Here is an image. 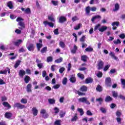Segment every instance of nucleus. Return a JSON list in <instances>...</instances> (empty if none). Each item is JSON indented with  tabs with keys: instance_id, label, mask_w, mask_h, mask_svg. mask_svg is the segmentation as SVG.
<instances>
[{
	"instance_id": "4d7b16f0",
	"label": "nucleus",
	"mask_w": 125,
	"mask_h": 125,
	"mask_svg": "<svg viewBox=\"0 0 125 125\" xmlns=\"http://www.w3.org/2000/svg\"><path fill=\"white\" fill-rule=\"evenodd\" d=\"M41 115H44V114H45L46 113V110H45V109H41V112H40Z\"/></svg>"
},
{
	"instance_id": "20e7f679",
	"label": "nucleus",
	"mask_w": 125,
	"mask_h": 125,
	"mask_svg": "<svg viewBox=\"0 0 125 125\" xmlns=\"http://www.w3.org/2000/svg\"><path fill=\"white\" fill-rule=\"evenodd\" d=\"M98 70H101L103 69V67L104 66V62L102 61V60H100L98 61Z\"/></svg>"
},
{
	"instance_id": "58836bf2",
	"label": "nucleus",
	"mask_w": 125,
	"mask_h": 125,
	"mask_svg": "<svg viewBox=\"0 0 125 125\" xmlns=\"http://www.w3.org/2000/svg\"><path fill=\"white\" fill-rule=\"evenodd\" d=\"M59 44L61 47L62 48H65V43H64V42L61 41Z\"/></svg>"
},
{
	"instance_id": "e433bc0d",
	"label": "nucleus",
	"mask_w": 125,
	"mask_h": 125,
	"mask_svg": "<svg viewBox=\"0 0 125 125\" xmlns=\"http://www.w3.org/2000/svg\"><path fill=\"white\" fill-rule=\"evenodd\" d=\"M78 20H80V18L77 16H75L72 18V21L73 22H75V21H78Z\"/></svg>"
},
{
	"instance_id": "864d4df0",
	"label": "nucleus",
	"mask_w": 125,
	"mask_h": 125,
	"mask_svg": "<svg viewBox=\"0 0 125 125\" xmlns=\"http://www.w3.org/2000/svg\"><path fill=\"white\" fill-rule=\"evenodd\" d=\"M110 68V64H107L105 65L104 68V71H106Z\"/></svg>"
},
{
	"instance_id": "aec40b11",
	"label": "nucleus",
	"mask_w": 125,
	"mask_h": 125,
	"mask_svg": "<svg viewBox=\"0 0 125 125\" xmlns=\"http://www.w3.org/2000/svg\"><path fill=\"white\" fill-rule=\"evenodd\" d=\"M107 29V26H102L101 28H99V31L103 33V32H104V31H106Z\"/></svg>"
},
{
	"instance_id": "603ef678",
	"label": "nucleus",
	"mask_w": 125,
	"mask_h": 125,
	"mask_svg": "<svg viewBox=\"0 0 125 125\" xmlns=\"http://www.w3.org/2000/svg\"><path fill=\"white\" fill-rule=\"evenodd\" d=\"M54 111H55V114H58V113H59V108L55 107L54 108Z\"/></svg>"
},
{
	"instance_id": "473e14b6",
	"label": "nucleus",
	"mask_w": 125,
	"mask_h": 125,
	"mask_svg": "<svg viewBox=\"0 0 125 125\" xmlns=\"http://www.w3.org/2000/svg\"><path fill=\"white\" fill-rule=\"evenodd\" d=\"M96 89L97 91L101 92V91H102V87L100 85H98L97 87L96 88Z\"/></svg>"
},
{
	"instance_id": "bb28decb",
	"label": "nucleus",
	"mask_w": 125,
	"mask_h": 125,
	"mask_svg": "<svg viewBox=\"0 0 125 125\" xmlns=\"http://www.w3.org/2000/svg\"><path fill=\"white\" fill-rule=\"evenodd\" d=\"M120 25V22L119 21H115V22H112V23L111 24V25L113 27H115V26H116V27H119V25Z\"/></svg>"
},
{
	"instance_id": "f704fd0d",
	"label": "nucleus",
	"mask_w": 125,
	"mask_h": 125,
	"mask_svg": "<svg viewBox=\"0 0 125 125\" xmlns=\"http://www.w3.org/2000/svg\"><path fill=\"white\" fill-rule=\"evenodd\" d=\"M47 50V47H44L41 50V53L43 54L45 52H46Z\"/></svg>"
},
{
	"instance_id": "b1692460",
	"label": "nucleus",
	"mask_w": 125,
	"mask_h": 125,
	"mask_svg": "<svg viewBox=\"0 0 125 125\" xmlns=\"http://www.w3.org/2000/svg\"><path fill=\"white\" fill-rule=\"evenodd\" d=\"M112 100H113V99L112 98V97L110 96H107L105 98V102H110V101H112Z\"/></svg>"
},
{
	"instance_id": "4468645a",
	"label": "nucleus",
	"mask_w": 125,
	"mask_h": 125,
	"mask_svg": "<svg viewBox=\"0 0 125 125\" xmlns=\"http://www.w3.org/2000/svg\"><path fill=\"white\" fill-rule=\"evenodd\" d=\"M55 99H48V102L49 103V104H50V105H53V104H54L55 103Z\"/></svg>"
},
{
	"instance_id": "37998d69",
	"label": "nucleus",
	"mask_w": 125,
	"mask_h": 125,
	"mask_svg": "<svg viewBox=\"0 0 125 125\" xmlns=\"http://www.w3.org/2000/svg\"><path fill=\"white\" fill-rule=\"evenodd\" d=\"M121 83L123 85V88H125V79H121Z\"/></svg>"
},
{
	"instance_id": "f03ea898",
	"label": "nucleus",
	"mask_w": 125,
	"mask_h": 125,
	"mask_svg": "<svg viewBox=\"0 0 125 125\" xmlns=\"http://www.w3.org/2000/svg\"><path fill=\"white\" fill-rule=\"evenodd\" d=\"M105 84L106 86H112V80L111 78L107 77L105 80Z\"/></svg>"
},
{
	"instance_id": "774afa93",
	"label": "nucleus",
	"mask_w": 125,
	"mask_h": 125,
	"mask_svg": "<svg viewBox=\"0 0 125 125\" xmlns=\"http://www.w3.org/2000/svg\"><path fill=\"white\" fill-rule=\"evenodd\" d=\"M54 35H59V32H58V29L57 28L54 30Z\"/></svg>"
},
{
	"instance_id": "e2e57ef3",
	"label": "nucleus",
	"mask_w": 125,
	"mask_h": 125,
	"mask_svg": "<svg viewBox=\"0 0 125 125\" xmlns=\"http://www.w3.org/2000/svg\"><path fill=\"white\" fill-rule=\"evenodd\" d=\"M119 38H120V39H122V40H124V39L125 38V34H121L119 35Z\"/></svg>"
},
{
	"instance_id": "6e6552de",
	"label": "nucleus",
	"mask_w": 125,
	"mask_h": 125,
	"mask_svg": "<svg viewBox=\"0 0 125 125\" xmlns=\"http://www.w3.org/2000/svg\"><path fill=\"white\" fill-rule=\"evenodd\" d=\"M21 10L26 14H29V13H31V9H30V8H27L26 9H25V8H21Z\"/></svg>"
},
{
	"instance_id": "9b49d317",
	"label": "nucleus",
	"mask_w": 125,
	"mask_h": 125,
	"mask_svg": "<svg viewBox=\"0 0 125 125\" xmlns=\"http://www.w3.org/2000/svg\"><path fill=\"white\" fill-rule=\"evenodd\" d=\"M43 24L45 25V26L48 25V26H49V27H53V26H54V25L53 24V23L52 22H49L47 21H44L43 22Z\"/></svg>"
},
{
	"instance_id": "ea45409f",
	"label": "nucleus",
	"mask_w": 125,
	"mask_h": 125,
	"mask_svg": "<svg viewBox=\"0 0 125 125\" xmlns=\"http://www.w3.org/2000/svg\"><path fill=\"white\" fill-rule=\"evenodd\" d=\"M21 63V61H17L16 64L14 65V67L16 69Z\"/></svg>"
},
{
	"instance_id": "f8f14e48",
	"label": "nucleus",
	"mask_w": 125,
	"mask_h": 125,
	"mask_svg": "<svg viewBox=\"0 0 125 125\" xmlns=\"http://www.w3.org/2000/svg\"><path fill=\"white\" fill-rule=\"evenodd\" d=\"M22 40H18V41H17L16 42H14V44H15V45H16V46H19L20 44H21V43H22Z\"/></svg>"
},
{
	"instance_id": "4c0bfd02",
	"label": "nucleus",
	"mask_w": 125,
	"mask_h": 125,
	"mask_svg": "<svg viewBox=\"0 0 125 125\" xmlns=\"http://www.w3.org/2000/svg\"><path fill=\"white\" fill-rule=\"evenodd\" d=\"M82 27V23H79L77 25L74 27V30H79Z\"/></svg>"
},
{
	"instance_id": "9d476101",
	"label": "nucleus",
	"mask_w": 125,
	"mask_h": 125,
	"mask_svg": "<svg viewBox=\"0 0 125 125\" xmlns=\"http://www.w3.org/2000/svg\"><path fill=\"white\" fill-rule=\"evenodd\" d=\"M32 111L33 116H36L38 115V110L36 107H33Z\"/></svg>"
},
{
	"instance_id": "39448f33",
	"label": "nucleus",
	"mask_w": 125,
	"mask_h": 125,
	"mask_svg": "<svg viewBox=\"0 0 125 125\" xmlns=\"http://www.w3.org/2000/svg\"><path fill=\"white\" fill-rule=\"evenodd\" d=\"M67 21V19H66V17H60L59 19V23H64V22H66Z\"/></svg>"
},
{
	"instance_id": "6ab92c4d",
	"label": "nucleus",
	"mask_w": 125,
	"mask_h": 125,
	"mask_svg": "<svg viewBox=\"0 0 125 125\" xmlns=\"http://www.w3.org/2000/svg\"><path fill=\"white\" fill-rule=\"evenodd\" d=\"M12 116V114L10 112H6L5 113V118H7V119H9L10 118H11Z\"/></svg>"
},
{
	"instance_id": "a19ab883",
	"label": "nucleus",
	"mask_w": 125,
	"mask_h": 125,
	"mask_svg": "<svg viewBox=\"0 0 125 125\" xmlns=\"http://www.w3.org/2000/svg\"><path fill=\"white\" fill-rule=\"evenodd\" d=\"M68 81V79H67V78L65 77L63 78V79L62 80V84H63L64 85L67 84V81Z\"/></svg>"
},
{
	"instance_id": "5fc2aeb1",
	"label": "nucleus",
	"mask_w": 125,
	"mask_h": 125,
	"mask_svg": "<svg viewBox=\"0 0 125 125\" xmlns=\"http://www.w3.org/2000/svg\"><path fill=\"white\" fill-rule=\"evenodd\" d=\"M65 71V68L64 67H61L59 69V72L60 74H63V72Z\"/></svg>"
},
{
	"instance_id": "1a4fd4ad",
	"label": "nucleus",
	"mask_w": 125,
	"mask_h": 125,
	"mask_svg": "<svg viewBox=\"0 0 125 125\" xmlns=\"http://www.w3.org/2000/svg\"><path fill=\"white\" fill-rule=\"evenodd\" d=\"M110 56H111L115 60H116L117 61H119V59H118V57H116L115 55V53L113 52H110L109 53Z\"/></svg>"
},
{
	"instance_id": "de8ad7c7",
	"label": "nucleus",
	"mask_w": 125,
	"mask_h": 125,
	"mask_svg": "<svg viewBox=\"0 0 125 125\" xmlns=\"http://www.w3.org/2000/svg\"><path fill=\"white\" fill-rule=\"evenodd\" d=\"M85 50L88 52H90V51H92L93 50V49L91 47H87L85 49Z\"/></svg>"
},
{
	"instance_id": "a878e982",
	"label": "nucleus",
	"mask_w": 125,
	"mask_h": 125,
	"mask_svg": "<svg viewBox=\"0 0 125 125\" xmlns=\"http://www.w3.org/2000/svg\"><path fill=\"white\" fill-rule=\"evenodd\" d=\"M91 8L89 6H87L85 8V11L86 12V14H88L90 13Z\"/></svg>"
},
{
	"instance_id": "a18cd8bd",
	"label": "nucleus",
	"mask_w": 125,
	"mask_h": 125,
	"mask_svg": "<svg viewBox=\"0 0 125 125\" xmlns=\"http://www.w3.org/2000/svg\"><path fill=\"white\" fill-rule=\"evenodd\" d=\"M78 111L80 113L81 116H83V110L82 108H78Z\"/></svg>"
},
{
	"instance_id": "3c124183",
	"label": "nucleus",
	"mask_w": 125,
	"mask_h": 125,
	"mask_svg": "<svg viewBox=\"0 0 125 125\" xmlns=\"http://www.w3.org/2000/svg\"><path fill=\"white\" fill-rule=\"evenodd\" d=\"M21 102L23 104H27V99H22L21 100Z\"/></svg>"
},
{
	"instance_id": "5701e85b",
	"label": "nucleus",
	"mask_w": 125,
	"mask_h": 125,
	"mask_svg": "<svg viewBox=\"0 0 125 125\" xmlns=\"http://www.w3.org/2000/svg\"><path fill=\"white\" fill-rule=\"evenodd\" d=\"M24 82L25 83H28L30 82V77L28 76H25L24 77Z\"/></svg>"
},
{
	"instance_id": "f257e3e1",
	"label": "nucleus",
	"mask_w": 125,
	"mask_h": 125,
	"mask_svg": "<svg viewBox=\"0 0 125 125\" xmlns=\"http://www.w3.org/2000/svg\"><path fill=\"white\" fill-rule=\"evenodd\" d=\"M79 102H81V103H85L87 105H90V102L87 100V98L86 97H83L79 98L78 99Z\"/></svg>"
},
{
	"instance_id": "09e8293b",
	"label": "nucleus",
	"mask_w": 125,
	"mask_h": 125,
	"mask_svg": "<svg viewBox=\"0 0 125 125\" xmlns=\"http://www.w3.org/2000/svg\"><path fill=\"white\" fill-rule=\"evenodd\" d=\"M100 111H101L102 112H103L104 114H105L106 113V108L104 107H101L100 109Z\"/></svg>"
},
{
	"instance_id": "423d86ee",
	"label": "nucleus",
	"mask_w": 125,
	"mask_h": 125,
	"mask_svg": "<svg viewBox=\"0 0 125 125\" xmlns=\"http://www.w3.org/2000/svg\"><path fill=\"white\" fill-rule=\"evenodd\" d=\"M69 81L71 82V83H76V79L74 75H71L70 76Z\"/></svg>"
},
{
	"instance_id": "6e6d98bb",
	"label": "nucleus",
	"mask_w": 125,
	"mask_h": 125,
	"mask_svg": "<svg viewBox=\"0 0 125 125\" xmlns=\"http://www.w3.org/2000/svg\"><path fill=\"white\" fill-rule=\"evenodd\" d=\"M19 24L21 27H25V23H24V22L23 21H20L19 22Z\"/></svg>"
},
{
	"instance_id": "2f4dec72",
	"label": "nucleus",
	"mask_w": 125,
	"mask_h": 125,
	"mask_svg": "<svg viewBox=\"0 0 125 125\" xmlns=\"http://www.w3.org/2000/svg\"><path fill=\"white\" fill-rule=\"evenodd\" d=\"M96 101L99 102V104L101 105L102 102H103V99L102 98H99L96 99Z\"/></svg>"
},
{
	"instance_id": "7c9ffc66",
	"label": "nucleus",
	"mask_w": 125,
	"mask_h": 125,
	"mask_svg": "<svg viewBox=\"0 0 125 125\" xmlns=\"http://www.w3.org/2000/svg\"><path fill=\"white\" fill-rule=\"evenodd\" d=\"M48 20H50V21H51L52 22H55V19H54L52 15L48 16Z\"/></svg>"
},
{
	"instance_id": "680f3d73",
	"label": "nucleus",
	"mask_w": 125,
	"mask_h": 125,
	"mask_svg": "<svg viewBox=\"0 0 125 125\" xmlns=\"http://www.w3.org/2000/svg\"><path fill=\"white\" fill-rule=\"evenodd\" d=\"M60 122L61 121L59 120L56 121L55 122V125H61V124H60Z\"/></svg>"
},
{
	"instance_id": "f3484780",
	"label": "nucleus",
	"mask_w": 125,
	"mask_h": 125,
	"mask_svg": "<svg viewBox=\"0 0 125 125\" xmlns=\"http://www.w3.org/2000/svg\"><path fill=\"white\" fill-rule=\"evenodd\" d=\"M2 105L3 106H4V107H7V108H8V109H10V108H11V106H10L9 104H8V103L6 102H4L2 103Z\"/></svg>"
},
{
	"instance_id": "13d9d810",
	"label": "nucleus",
	"mask_w": 125,
	"mask_h": 125,
	"mask_svg": "<svg viewBox=\"0 0 125 125\" xmlns=\"http://www.w3.org/2000/svg\"><path fill=\"white\" fill-rule=\"evenodd\" d=\"M51 3H52L53 5L56 6L58 4V2L57 1L52 0Z\"/></svg>"
},
{
	"instance_id": "4be33fe9",
	"label": "nucleus",
	"mask_w": 125,
	"mask_h": 125,
	"mask_svg": "<svg viewBox=\"0 0 125 125\" xmlns=\"http://www.w3.org/2000/svg\"><path fill=\"white\" fill-rule=\"evenodd\" d=\"M36 46H37L38 51H40V50H41V48H42V44L37 43L36 44Z\"/></svg>"
},
{
	"instance_id": "338daca9",
	"label": "nucleus",
	"mask_w": 125,
	"mask_h": 125,
	"mask_svg": "<svg viewBox=\"0 0 125 125\" xmlns=\"http://www.w3.org/2000/svg\"><path fill=\"white\" fill-rule=\"evenodd\" d=\"M102 72H99L97 74V76L98 77V78H101V77H102Z\"/></svg>"
},
{
	"instance_id": "c9c22d12",
	"label": "nucleus",
	"mask_w": 125,
	"mask_h": 125,
	"mask_svg": "<svg viewBox=\"0 0 125 125\" xmlns=\"http://www.w3.org/2000/svg\"><path fill=\"white\" fill-rule=\"evenodd\" d=\"M113 43H114V44H121L122 42L120 39H117V41H113Z\"/></svg>"
},
{
	"instance_id": "ddd939ff",
	"label": "nucleus",
	"mask_w": 125,
	"mask_h": 125,
	"mask_svg": "<svg viewBox=\"0 0 125 125\" xmlns=\"http://www.w3.org/2000/svg\"><path fill=\"white\" fill-rule=\"evenodd\" d=\"M96 19H101V17L99 15H97L93 17L91 20V21H92V22H94V21H95Z\"/></svg>"
},
{
	"instance_id": "c756f323",
	"label": "nucleus",
	"mask_w": 125,
	"mask_h": 125,
	"mask_svg": "<svg viewBox=\"0 0 125 125\" xmlns=\"http://www.w3.org/2000/svg\"><path fill=\"white\" fill-rule=\"evenodd\" d=\"M26 46L27 47V49L29 50V51H32V44H30L29 42H27Z\"/></svg>"
},
{
	"instance_id": "49530a36",
	"label": "nucleus",
	"mask_w": 125,
	"mask_h": 125,
	"mask_svg": "<svg viewBox=\"0 0 125 125\" xmlns=\"http://www.w3.org/2000/svg\"><path fill=\"white\" fill-rule=\"evenodd\" d=\"M60 87V84H55V85L53 86V88H54V89H58V88Z\"/></svg>"
},
{
	"instance_id": "412c9836",
	"label": "nucleus",
	"mask_w": 125,
	"mask_h": 125,
	"mask_svg": "<svg viewBox=\"0 0 125 125\" xmlns=\"http://www.w3.org/2000/svg\"><path fill=\"white\" fill-rule=\"evenodd\" d=\"M81 60L83 62H86L87 60V56L83 55L81 56Z\"/></svg>"
},
{
	"instance_id": "a211bd4d",
	"label": "nucleus",
	"mask_w": 125,
	"mask_h": 125,
	"mask_svg": "<svg viewBox=\"0 0 125 125\" xmlns=\"http://www.w3.org/2000/svg\"><path fill=\"white\" fill-rule=\"evenodd\" d=\"M80 91H83V92L87 91V87H86V86H85V85L82 86L80 88Z\"/></svg>"
},
{
	"instance_id": "0e129e2a",
	"label": "nucleus",
	"mask_w": 125,
	"mask_h": 125,
	"mask_svg": "<svg viewBox=\"0 0 125 125\" xmlns=\"http://www.w3.org/2000/svg\"><path fill=\"white\" fill-rule=\"evenodd\" d=\"M5 71H6V74H7V72L8 74H10V69L8 67H6L5 69Z\"/></svg>"
},
{
	"instance_id": "c85d7f7f",
	"label": "nucleus",
	"mask_w": 125,
	"mask_h": 125,
	"mask_svg": "<svg viewBox=\"0 0 125 125\" xmlns=\"http://www.w3.org/2000/svg\"><path fill=\"white\" fill-rule=\"evenodd\" d=\"M118 9H120V5H119V3H116L115 4V9H113V11H117Z\"/></svg>"
},
{
	"instance_id": "7ed1b4c3",
	"label": "nucleus",
	"mask_w": 125,
	"mask_h": 125,
	"mask_svg": "<svg viewBox=\"0 0 125 125\" xmlns=\"http://www.w3.org/2000/svg\"><path fill=\"white\" fill-rule=\"evenodd\" d=\"M14 108H18V109H24L25 105L21 104L20 103H16L14 105Z\"/></svg>"
},
{
	"instance_id": "0eeeda50",
	"label": "nucleus",
	"mask_w": 125,
	"mask_h": 125,
	"mask_svg": "<svg viewBox=\"0 0 125 125\" xmlns=\"http://www.w3.org/2000/svg\"><path fill=\"white\" fill-rule=\"evenodd\" d=\"M19 75L20 77H21V78H23V77H24V76L26 75V72H25V70L23 69L20 70L19 72Z\"/></svg>"
},
{
	"instance_id": "c03bdc74",
	"label": "nucleus",
	"mask_w": 125,
	"mask_h": 125,
	"mask_svg": "<svg viewBox=\"0 0 125 125\" xmlns=\"http://www.w3.org/2000/svg\"><path fill=\"white\" fill-rule=\"evenodd\" d=\"M77 75L78 77H79V78H80V79H82V80H83V79H84V76H83V74L78 73Z\"/></svg>"
},
{
	"instance_id": "69168bd1",
	"label": "nucleus",
	"mask_w": 125,
	"mask_h": 125,
	"mask_svg": "<svg viewBox=\"0 0 125 125\" xmlns=\"http://www.w3.org/2000/svg\"><path fill=\"white\" fill-rule=\"evenodd\" d=\"M85 41V36H83L80 39V42H83Z\"/></svg>"
},
{
	"instance_id": "bf43d9fd",
	"label": "nucleus",
	"mask_w": 125,
	"mask_h": 125,
	"mask_svg": "<svg viewBox=\"0 0 125 125\" xmlns=\"http://www.w3.org/2000/svg\"><path fill=\"white\" fill-rule=\"evenodd\" d=\"M101 25L100 24H98L96 25L94 27V31H96L97 30H98L99 29V27H100Z\"/></svg>"
},
{
	"instance_id": "2eb2a0df",
	"label": "nucleus",
	"mask_w": 125,
	"mask_h": 125,
	"mask_svg": "<svg viewBox=\"0 0 125 125\" xmlns=\"http://www.w3.org/2000/svg\"><path fill=\"white\" fill-rule=\"evenodd\" d=\"M27 92H31L32 91V84H28L26 87Z\"/></svg>"
},
{
	"instance_id": "8fccbe9b",
	"label": "nucleus",
	"mask_w": 125,
	"mask_h": 125,
	"mask_svg": "<svg viewBox=\"0 0 125 125\" xmlns=\"http://www.w3.org/2000/svg\"><path fill=\"white\" fill-rule=\"evenodd\" d=\"M112 94L113 97H115V98H117L118 97V92L113 91L112 92Z\"/></svg>"
},
{
	"instance_id": "052dcab7",
	"label": "nucleus",
	"mask_w": 125,
	"mask_h": 125,
	"mask_svg": "<svg viewBox=\"0 0 125 125\" xmlns=\"http://www.w3.org/2000/svg\"><path fill=\"white\" fill-rule=\"evenodd\" d=\"M25 51H26V50H25V49H24L23 47H21V48L19 50V52L20 53H21V52H25Z\"/></svg>"
},
{
	"instance_id": "dca6fc26",
	"label": "nucleus",
	"mask_w": 125,
	"mask_h": 125,
	"mask_svg": "<svg viewBox=\"0 0 125 125\" xmlns=\"http://www.w3.org/2000/svg\"><path fill=\"white\" fill-rule=\"evenodd\" d=\"M93 82V80L91 78H88L85 81V83H91Z\"/></svg>"
},
{
	"instance_id": "79ce46f5",
	"label": "nucleus",
	"mask_w": 125,
	"mask_h": 125,
	"mask_svg": "<svg viewBox=\"0 0 125 125\" xmlns=\"http://www.w3.org/2000/svg\"><path fill=\"white\" fill-rule=\"evenodd\" d=\"M77 120H78V116H77V113H76V114H75V115L74 116V117H73L71 119V121L72 122H76V121H77Z\"/></svg>"
},
{
	"instance_id": "cd10ccee",
	"label": "nucleus",
	"mask_w": 125,
	"mask_h": 125,
	"mask_svg": "<svg viewBox=\"0 0 125 125\" xmlns=\"http://www.w3.org/2000/svg\"><path fill=\"white\" fill-rule=\"evenodd\" d=\"M46 61L48 63L49 62H52V61H53V58L52 56L48 57H47Z\"/></svg>"
},
{
	"instance_id": "393cba45",
	"label": "nucleus",
	"mask_w": 125,
	"mask_h": 125,
	"mask_svg": "<svg viewBox=\"0 0 125 125\" xmlns=\"http://www.w3.org/2000/svg\"><path fill=\"white\" fill-rule=\"evenodd\" d=\"M7 6L10 8V9H12L13 8V5L12 4V2L10 1L7 3Z\"/></svg>"
},
{
	"instance_id": "72a5a7b5",
	"label": "nucleus",
	"mask_w": 125,
	"mask_h": 125,
	"mask_svg": "<svg viewBox=\"0 0 125 125\" xmlns=\"http://www.w3.org/2000/svg\"><path fill=\"white\" fill-rule=\"evenodd\" d=\"M63 61V58H60L59 59H58L55 61V63H61Z\"/></svg>"
}]
</instances>
